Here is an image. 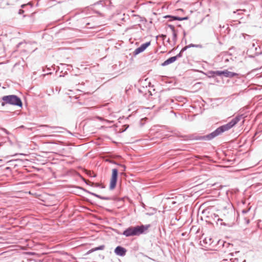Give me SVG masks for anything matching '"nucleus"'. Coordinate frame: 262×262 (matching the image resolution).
Masks as SVG:
<instances>
[{"instance_id": "f257e3e1", "label": "nucleus", "mask_w": 262, "mask_h": 262, "mask_svg": "<svg viewBox=\"0 0 262 262\" xmlns=\"http://www.w3.org/2000/svg\"><path fill=\"white\" fill-rule=\"evenodd\" d=\"M243 115H237L233 118L228 123L224 124L217 128L214 131L208 135L205 136H199L196 134L191 135L189 136L190 140H204L210 141L216 137L220 135L223 133L227 131L236 124L242 119H243Z\"/></svg>"}, {"instance_id": "f03ea898", "label": "nucleus", "mask_w": 262, "mask_h": 262, "mask_svg": "<svg viewBox=\"0 0 262 262\" xmlns=\"http://www.w3.org/2000/svg\"><path fill=\"white\" fill-rule=\"evenodd\" d=\"M150 227V225L141 226H136L135 227L130 226L126 229L121 234L125 236L126 237H129L131 236H137L143 234Z\"/></svg>"}, {"instance_id": "7ed1b4c3", "label": "nucleus", "mask_w": 262, "mask_h": 262, "mask_svg": "<svg viewBox=\"0 0 262 262\" xmlns=\"http://www.w3.org/2000/svg\"><path fill=\"white\" fill-rule=\"evenodd\" d=\"M2 99L3 101L1 103L2 106H5L6 104H9L20 107L23 106V103L20 98L16 95H6L3 96Z\"/></svg>"}, {"instance_id": "20e7f679", "label": "nucleus", "mask_w": 262, "mask_h": 262, "mask_svg": "<svg viewBox=\"0 0 262 262\" xmlns=\"http://www.w3.org/2000/svg\"><path fill=\"white\" fill-rule=\"evenodd\" d=\"M209 73L211 74V76L212 77L215 76H223L226 78H233L234 77L238 76V74L229 71L227 70L224 71H211L209 72Z\"/></svg>"}, {"instance_id": "39448f33", "label": "nucleus", "mask_w": 262, "mask_h": 262, "mask_svg": "<svg viewBox=\"0 0 262 262\" xmlns=\"http://www.w3.org/2000/svg\"><path fill=\"white\" fill-rule=\"evenodd\" d=\"M118 170L116 168L112 169V174L110 184V189L113 190L117 184L118 179Z\"/></svg>"}, {"instance_id": "423d86ee", "label": "nucleus", "mask_w": 262, "mask_h": 262, "mask_svg": "<svg viewBox=\"0 0 262 262\" xmlns=\"http://www.w3.org/2000/svg\"><path fill=\"white\" fill-rule=\"evenodd\" d=\"M150 42H146L142 44L139 47L137 48L134 52L135 55H137L142 52H143L149 45Z\"/></svg>"}, {"instance_id": "0eeeda50", "label": "nucleus", "mask_w": 262, "mask_h": 262, "mask_svg": "<svg viewBox=\"0 0 262 262\" xmlns=\"http://www.w3.org/2000/svg\"><path fill=\"white\" fill-rule=\"evenodd\" d=\"M126 251H127L125 248L118 246L115 248L114 252L117 255L124 256L126 254Z\"/></svg>"}, {"instance_id": "6e6552de", "label": "nucleus", "mask_w": 262, "mask_h": 262, "mask_svg": "<svg viewBox=\"0 0 262 262\" xmlns=\"http://www.w3.org/2000/svg\"><path fill=\"white\" fill-rule=\"evenodd\" d=\"M83 190L86 192V193H88L92 195H94L100 199H101V200H107V201H110V200H112V198L111 197H109V196H101L99 194H97L96 193H93V192H92L86 189H84Z\"/></svg>"}, {"instance_id": "1a4fd4ad", "label": "nucleus", "mask_w": 262, "mask_h": 262, "mask_svg": "<svg viewBox=\"0 0 262 262\" xmlns=\"http://www.w3.org/2000/svg\"><path fill=\"white\" fill-rule=\"evenodd\" d=\"M176 60H177V58H176L174 56L171 57L163 62L161 64V66L163 67L166 66L170 63H173Z\"/></svg>"}, {"instance_id": "9d476101", "label": "nucleus", "mask_w": 262, "mask_h": 262, "mask_svg": "<svg viewBox=\"0 0 262 262\" xmlns=\"http://www.w3.org/2000/svg\"><path fill=\"white\" fill-rule=\"evenodd\" d=\"M258 47V46L257 45V43L252 42L250 45V48L249 49V51H251L253 50H254L255 51V54H257L259 53V52L257 51V48Z\"/></svg>"}, {"instance_id": "9b49d317", "label": "nucleus", "mask_w": 262, "mask_h": 262, "mask_svg": "<svg viewBox=\"0 0 262 262\" xmlns=\"http://www.w3.org/2000/svg\"><path fill=\"white\" fill-rule=\"evenodd\" d=\"M105 248V246L104 245H101V246H99L97 247H96V248H93L91 250H90L89 251H88L87 253L88 254H89V253H91L94 251H97V250H102L104 249Z\"/></svg>"}, {"instance_id": "f8f14e48", "label": "nucleus", "mask_w": 262, "mask_h": 262, "mask_svg": "<svg viewBox=\"0 0 262 262\" xmlns=\"http://www.w3.org/2000/svg\"><path fill=\"white\" fill-rule=\"evenodd\" d=\"M191 47H195V48H201L202 45H195L191 43L188 46H186L182 48V51H185L187 49L191 48Z\"/></svg>"}, {"instance_id": "ddd939ff", "label": "nucleus", "mask_w": 262, "mask_h": 262, "mask_svg": "<svg viewBox=\"0 0 262 262\" xmlns=\"http://www.w3.org/2000/svg\"><path fill=\"white\" fill-rule=\"evenodd\" d=\"M201 243V245H203V244L205 245H210L211 244V239L210 238H205L202 241L200 242Z\"/></svg>"}, {"instance_id": "4468645a", "label": "nucleus", "mask_w": 262, "mask_h": 262, "mask_svg": "<svg viewBox=\"0 0 262 262\" xmlns=\"http://www.w3.org/2000/svg\"><path fill=\"white\" fill-rule=\"evenodd\" d=\"M165 18H171V20H180L181 21V17L176 16H171V15H167L165 17Z\"/></svg>"}, {"instance_id": "2eb2a0df", "label": "nucleus", "mask_w": 262, "mask_h": 262, "mask_svg": "<svg viewBox=\"0 0 262 262\" xmlns=\"http://www.w3.org/2000/svg\"><path fill=\"white\" fill-rule=\"evenodd\" d=\"M91 185L92 186H94V187H100L101 188H105V186L100 184H99V183H91Z\"/></svg>"}, {"instance_id": "dca6fc26", "label": "nucleus", "mask_w": 262, "mask_h": 262, "mask_svg": "<svg viewBox=\"0 0 262 262\" xmlns=\"http://www.w3.org/2000/svg\"><path fill=\"white\" fill-rule=\"evenodd\" d=\"M177 40V34L176 31L172 32V40L174 42H176Z\"/></svg>"}, {"instance_id": "f3484780", "label": "nucleus", "mask_w": 262, "mask_h": 262, "mask_svg": "<svg viewBox=\"0 0 262 262\" xmlns=\"http://www.w3.org/2000/svg\"><path fill=\"white\" fill-rule=\"evenodd\" d=\"M184 51H182V49L180 51V53L179 54H178L176 56H174V57L176 58H177V59H178L179 58H181L183 56V53L184 52Z\"/></svg>"}, {"instance_id": "a211bd4d", "label": "nucleus", "mask_w": 262, "mask_h": 262, "mask_svg": "<svg viewBox=\"0 0 262 262\" xmlns=\"http://www.w3.org/2000/svg\"><path fill=\"white\" fill-rule=\"evenodd\" d=\"M42 126L44 127L49 128H51V129H56V128H59L57 126H49L48 125H43Z\"/></svg>"}, {"instance_id": "6ab92c4d", "label": "nucleus", "mask_w": 262, "mask_h": 262, "mask_svg": "<svg viewBox=\"0 0 262 262\" xmlns=\"http://www.w3.org/2000/svg\"><path fill=\"white\" fill-rule=\"evenodd\" d=\"M4 45L2 40L0 39V51L4 50Z\"/></svg>"}, {"instance_id": "aec40b11", "label": "nucleus", "mask_w": 262, "mask_h": 262, "mask_svg": "<svg viewBox=\"0 0 262 262\" xmlns=\"http://www.w3.org/2000/svg\"><path fill=\"white\" fill-rule=\"evenodd\" d=\"M168 26L170 28V29H171L172 32L176 31L174 27L173 26L169 25Z\"/></svg>"}, {"instance_id": "412c9836", "label": "nucleus", "mask_w": 262, "mask_h": 262, "mask_svg": "<svg viewBox=\"0 0 262 262\" xmlns=\"http://www.w3.org/2000/svg\"><path fill=\"white\" fill-rule=\"evenodd\" d=\"M250 208H249V209H243V210H242V213H243V214H246V213H247V212L250 210Z\"/></svg>"}, {"instance_id": "4be33fe9", "label": "nucleus", "mask_w": 262, "mask_h": 262, "mask_svg": "<svg viewBox=\"0 0 262 262\" xmlns=\"http://www.w3.org/2000/svg\"><path fill=\"white\" fill-rule=\"evenodd\" d=\"M222 221H223V220H222V219H220V218H219V219H217V222H221L220 224H221V225H225H225H226V224H225V223H222Z\"/></svg>"}, {"instance_id": "5701e85b", "label": "nucleus", "mask_w": 262, "mask_h": 262, "mask_svg": "<svg viewBox=\"0 0 262 262\" xmlns=\"http://www.w3.org/2000/svg\"><path fill=\"white\" fill-rule=\"evenodd\" d=\"M188 19V16L184 17H181V20H187Z\"/></svg>"}, {"instance_id": "b1692460", "label": "nucleus", "mask_w": 262, "mask_h": 262, "mask_svg": "<svg viewBox=\"0 0 262 262\" xmlns=\"http://www.w3.org/2000/svg\"><path fill=\"white\" fill-rule=\"evenodd\" d=\"M3 130L7 135L9 134V132L5 128H3Z\"/></svg>"}, {"instance_id": "393cba45", "label": "nucleus", "mask_w": 262, "mask_h": 262, "mask_svg": "<svg viewBox=\"0 0 262 262\" xmlns=\"http://www.w3.org/2000/svg\"><path fill=\"white\" fill-rule=\"evenodd\" d=\"M232 262H238V259L237 258H234V259H232V260H231Z\"/></svg>"}, {"instance_id": "a878e982", "label": "nucleus", "mask_w": 262, "mask_h": 262, "mask_svg": "<svg viewBox=\"0 0 262 262\" xmlns=\"http://www.w3.org/2000/svg\"><path fill=\"white\" fill-rule=\"evenodd\" d=\"M230 261V259L228 260L227 259H224L222 260V261L221 262H229Z\"/></svg>"}, {"instance_id": "bb28decb", "label": "nucleus", "mask_w": 262, "mask_h": 262, "mask_svg": "<svg viewBox=\"0 0 262 262\" xmlns=\"http://www.w3.org/2000/svg\"><path fill=\"white\" fill-rule=\"evenodd\" d=\"M23 12H24V10H21V9H20V10H19V14H21V13H23Z\"/></svg>"}, {"instance_id": "cd10ccee", "label": "nucleus", "mask_w": 262, "mask_h": 262, "mask_svg": "<svg viewBox=\"0 0 262 262\" xmlns=\"http://www.w3.org/2000/svg\"><path fill=\"white\" fill-rule=\"evenodd\" d=\"M183 35H184V37H185V36H186V32H185V31L183 32Z\"/></svg>"}, {"instance_id": "c85d7f7f", "label": "nucleus", "mask_w": 262, "mask_h": 262, "mask_svg": "<svg viewBox=\"0 0 262 262\" xmlns=\"http://www.w3.org/2000/svg\"><path fill=\"white\" fill-rule=\"evenodd\" d=\"M178 11H183V9H178Z\"/></svg>"}, {"instance_id": "c756f323", "label": "nucleus", "mask_w": 262, "mask_h": 262, "mask_svg": "<svg viewBox=\"0 0 262 262\" xmlns=\"http://www.w3.org/2000/svg\"><path fill=\"white\" fill-rule=\"evenodd\" d=\"M230 255L231 256H233V253H230Z\"/></svg>"}, {"instance_id": "7c9ffc66", "label": "nucleus", "mask_w": 262, "mask_h": 262, "mask_svg": "<svg viewBox=\"0 0 262 262\" xmlns=\"http://www.w3.org/2000/svg\"><path fill=\"white\" fill-rule=\"evenodd\" d=\"M24 6H25V5H21V7H22V8H24Z\"/></svg>"}, {"instance_id": "2f4dec72", "label": "nucleus", "mask_w": 262, "mask_h": 262, "mask_svg": "<svg viewBox=\"0 0 262 262\" xmlns=\"http://www.w3.org/2000/svg\"><path fill=\"white\" fill-rule=\"evenodd\" d=\"M225 61L226 62L228 61V59H225Z\"/></svg>"}, {"instance_id": "473e14b6", "label": "nucleus", "mask_w": 262, "mask_h": 262, "mask_svg": "<svg viewBox=\"0 0 262 262\" xmlns=\"http://www.w3.org/2000/svg\"><path fill=\"white\" fill-rule=\"evenodd\" d=\"M231 260H232V258H230V261H229V262H232Z\"/></svg>"}, {"instance_id": "72a5a7b5", "label": "nucleus", "mask_w": 262, "mask_h": 262, "mask_svg": "<svg viewBox=\"0 0 262 262\" xmlns=\"http://www.w3.org/2000/svg\"><path fill=\"white\" fill-rule=\"evenodd\" d=\"M243 262H246V260H244L243 261Z\"/></svg>"}]
</instances>
